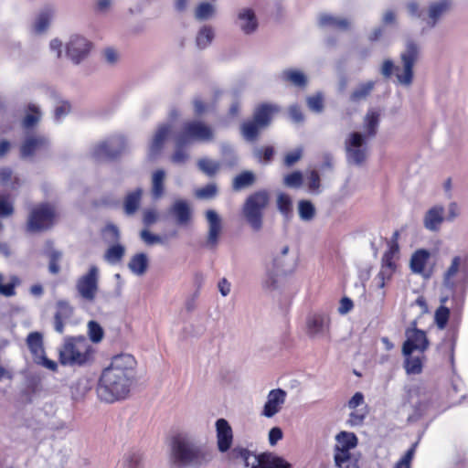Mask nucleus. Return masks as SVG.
Returning <instances> with one entry per match:
<instances>
[{
    "instance_id": "1",
    "label": "nucleus",
    "mask_w": 468,
    "mask_h": 468,
    "mask_svg": "<svg viewBox=\"0 0 468 468\" xmlns=\"http://www.w3.org/2000/svg\"><path fill=\"white\" fill-rule=\"evenodd\" d=\"M136 365V359L131 354L114 356L101 372L97 387L99 399L107 403L126 399L135 379Z\"/></svg>"
},
{
    "instance_id": "2",
    "label": "nucleus",
    "mask_w": 468,
    "mask_h": 468,
    "mask_svg": "<svg viewBox=\"0 0 468 468\" xmlns=\"http://www.w3.org/2000/svg\"><path fill=\"white\" fill-rule=\"evenodd\" d=\"M172 452L180 464L196 468L208 465L215 458L212 448L198 444L195 436L187 431L178 432L173 437Z\"/></svg>"
},
{
    "instance_id": "3",
    "label": "nucleus",
    "mask_w": 468,
    "mask_h": 468,
    "mask_svg": "<svg viewBox=\"0 0 468 468\" xmlns=\"http://www.w3.org/2000/svg\"><path fill=\"white\" fill-rule=\"evenodd\" d=\"M228 459L247 468H292L285 459L272 453L256 454L247 448L237 446L228 454Z\"/></svg>"
},
{
    "instance_id": "4",
    "label": "nucleus",
    "mask_w": 468,
    "mask_h": 468,
    "mask_svg": "<svg viewBox=\"0 0 468 468\" xmlns=\"http://www.w3.org/2000/svg\"><path fill=\"white\" fill-rule=\"evenodd\" d=\"M304 334L313 342L332 338V318L329 313L324 311L310 312L303 324Z\"/></svg>"
},
{
    "instance_id": "5",
    "label": "nucleus",
    "mask_w": 468,
    "mask_h": 468,
    "mask_svg": "<svg viewBox=\"0 0 468 468\" xmlns=\"http://www.w3.org/2000/svg\"><path fill=\"white\" fill-rule=\"evenodd\" d=\"M91 354V346L83 336L67 338L59 350V360L63 365L84 364Z\"/></svg>"
},
{
    "instance_id": "6",
    "label": "nucleus",
    "mask_w": 468,
    "mask_h": 468,
    "mask_svg": "<svg viewBox=\"0 0 468 468\" xmlns=\"http://www.w3.org/2000/svg\"><path fill=\"white\" fill-rule=\"evenodd\" d=\"M335 463L342 468H359L358 461L353 457L349 451L357 445V438L353 432L341 431L335 437Z\"/></svg>"
},
{
    "instance_id": "7",
    "label": "nucleus",
    "mask_w": 468,
    "mask_h": 468,
    "mask_svg": "<svg viewBox=\"0 0 468 468\" xmlns=\"http://www.w3.org/2000/svg\"><path fill=\"white\" fill-rule=\"evenodd\" d=\"M420 56V46L412 40H408L405 49L400 54L401 66L396 67V78L403 86H410L413 80V66Z\"/></svg>"
},
{
    "instance_id": "8",
    "label": "nucleus",
    "mask_w": 468,
    "mask_h": 468,
    "mask_svg": "<svg viewBox=\"0 0 468 468\" xmlns=\"http://www.w3.org/2000/svg\"><path fill=\"white\" fill-rule=\"evenodd\" d=\"M269 194L266 191H258L250 195L243 206V214L255 231L262 228V211L269 204Z\"/></svg>"
},
{
    "instance_id": "9",
    "label": "nucleus",
    "mask_w": 468,
    "mask_h": 468,
    "mask_svg": "<svg viewBox=\"0 0 468 468\" xmlns=\"http://www.w3.org/2000/svg\"><path fill=\"white\" fill-rule=\"evenodd\" d=\"M214 138L213 129L201 121H189L184 123L182 132L176 135V144L187 145L193 142L207 143Z\"/></svg>"
},
{
    "instance_id": "10",
    "label": "nucleus",
    "mask_w": 468,
    "mask_h": 468,
    "mask_svg": "<svg viewBox=\"0 0 468 468\" xmlns=\"http://www.w3.org/2000/svg\"><path fill=\"white\" fill-rule=\"evenodd\" d=\"M367 138L358 132L350 133L345 141L346 160L354 165H362L368 154Z\"/></svg>"
},
{
    "instance_id": "11",
    "label": "nucleus",
    "mask_w": 468,
    "mask_h": 468,
    "mask_svg": "<svg viewBox=\"0 0 468 468\" xmlns=\"http://www.w3.org/2000/svg\"><path fill=\"white\" fill-rule=\"evenodd\" d=\"M462 259L455 256L452 259L451 264L447 267L442 277L444 289L453 292L457 289H463L468 281L466 271L461 269Z\"/></svg>"
},
{
    "instance_id": "12",
    "label": "nucleus",
    "mask_w": 468,
    "mask_h": 468,
    "mask_svg": "<svg viewBox=\"0 0 468 468\" xmlns=\"http://www.w3.org/2000/svg\"><path fill=\"white\" fill-rule=\"evenodd\" d=\"M56 218V211L49 205L36 207L30 212L27 229L29 232H37L49 228Z\"/></svg>"
},
{
    "instance_id": "13",
    "label": "nucleus",
    "mask_w": 468,
    "mask_h": 468,
    "mask_svg": "<svg viewBox=\"0 0 468 468\" xmlns=\"http://www.w3.org/2000/svg\"><path fill=\"white\" fill-rule=\"evenodd\" d=\"M92 48L91 42L80 35H71L65 46L66 56L74 64L85 60Z\"/></svg>"
},
{
    "instance_id": "14",
    "label": "nucleus",
    "mask_w": 468,
    "mask_h": 468,
    "mask_svg": "<svg viewBox=\"0 0 468 468\" xmlns=\"http://www.w3.org/2000/svg\"><path fill=\"white\" fill-rule=\"evenodd\" d=\"M205 217L207 230L204 246L207 250H215L218 248L223 234V219L214 209H207L205 213Z\"/></svg>"
},
{
    "instance_id": "15",
    "label": "nucleus",
    "mask_w": 468,
    "mask_h": 468,
    "mask_svg": "<svg viewBox=\"0 0 468 468\" xmlns=\"http://www.w3.org/2000/svg\"><path fill=\"white\" fill-rule=\"evenodd\" d=\"M99 269L90 266L88 272L80 276L76 283L79 294L89 302L94 301L99 290Z\"/></svg>"
},
{
    "instance_id": "16",
    "label": "nucleus",
    "mask_w": 468,
    "mask_h": 468,
    "mask_svg": "<svg viewBox=\"0 0 468 468\" xmlns=\"http://www.w3.org/2000/svg\"><path fill=\"white\" fill-rule=\"evenodd\" d=\"M50 148L47 137L39 134L27 135L20 146V154L23 158L42 156L48 153Z\"/></svg>"
},
{
    "instance_id": "17",
    "label": "nucleus",
    "mask_w": 468,
    "mask_h": 468,
    "mask_svg": "<svg viewBox=\"0 0 468 468\" xmlns=\"http://www.w3.org/2000/svg\"><path fill=\"white\" fill-rule=\"evenodd\" d=\"M27 344L30 352L33 355L34 361L51 370L56 371L58 368V365L55 361L48 359L45 356V350L43 346V337L42 335L37 332L30 333L27 337Z\"/></svg>"
},
{
    "instance_id": "18",
    "label": "nucleus",
    "mask_w": 468,
    "mask_h": 468,
    "mask_svg": "<svg viewBox=\"0 0 468 468\" xmlns=\"http://www.w3.org/2000/svg\"><path fill=\"white\" fill-rule=\"evenodd\" d=\"M287 399V392L282 388H273L266 396L261 415L271 419L282 410Z\"/></svg>"
},
{
    "instance_id": "19",
    "label": "nucleus",
    "mask_w": 468,
    "mask_h": 468,
    "mask_svg": "<svg viewBox=\"0 0 468 468\" xmlns=\"http://www.w3.org/2000/svg\"><path fill=\"white\" fill-rule=\"evenodd\" d=\"M435 395L424 386H414L409 390V403L420 413L427 410L433 403Z\"/></svg>"
},
{
    "instance_id": "20",
    "label": "nucleus",
    "mask_w": 468,
    "mask_h": 468,
    "mask_svg": "<svg viewBox=\"0 0 468 468\" xmlns=\"http://www.w3.org/2000/svg\"><path fill=\"white\" fill-rule=\"evenodd\" d=\"M429 341L425 332L417 328H409L406 331V340L402 346V352L421 353L427 350Z\"/></svg>"
},
{
    "instance_id": "21",
    "label": "nucleus",
    "mask_w": 468,
    "mask_h": 468,
    "mask_svg": "<svg viewBox=\"0 0 468 468\" xmlns=\"http://www.w3.org/2000/svg\"><path fill=\"white\" fill-rule=\"evenodd\" d=\"M453 0H434L427 7L426 25L432 28L435 27L441 18L452 11Z\"/></svg>"
},
{
    "instance_id": "22",
    "label": "nucleus",
    "mask_w": 468,
    "mask_h": 468,
    "mask_svg": "<svg viewBox=\"0 0 468 468\" xmlns=\"http://www.w3.org/2000/svg\"><path fill=\"white\" fill-rule=\"evenodd\" d=\"M235 25L245 35L255 33L259 27L255 11L248 6L238 9Z\"/></svg>"
},
{
    "instance_id": "23",
    "label": "nucleus",
    "mask_w": 468,
    "mask_h": 468,
    "mask_svg": "<svg viewBox=\"0 0 468 468\" xmlns=\"http://www.w3.org/2000/svg\"><path fill=\"white\" fill-rule=\"evenodd\" d=\"M126 145V141L122 136H114L107 141L100 143L93 148V155L96 158L114 157L121 153Z\"/></svg>"
},
{
    "instance_id": "24",
    "label": "nucleus",
    "mask_w": 468,
    "mask_h": 468,
    "mask_svg": "<svg viewBox=\"0 0 468 468\" xmlns=\"http://www.w3.org/2000/svg\"><path fill=\"white\" fill-rule=\"evenodd\" d=\"M217 446L220 452H228L233 441V432L229 423L225 419L216 421Z\"/></svg>"
},
{
    "instance_id": "25",
    "label": "nucleus",
    "mask_w": 468,
    "mask_h": 468,
    "mask_svg": "<svg viewBox=\"0 0 468 468\" xmlns=\"http://www.w3.org/2000/svg\"><path fill=\"white\" fill-rule=\"evenodd\" d=\"M430 258L431 253L427 250H417L410 258V267L411 271L425 278H429L431 274V271H428L426 266Z\"/></svg>"
},
{
    "instance_id": "26",
    "label": "nucleus",
    "mask_w": 468,
    "mask_h": 468,
    "mask_svg": "<svg viewBox=\"0 0 468 468\" xmlns=\"http://www.w3.org/2000/svg\"><path fill=\"white\" fill-rule=\"evenodd\" d=\"M74 309L69 302L64 300L57 302L54 314V325L58 333L62 334L64 332V325L72 317Z\"/></svg>"
},
{
    "instance_id": "27",
    "label": "nucleus",
    "mask_w": 468,
    "mask_h": 468,
    "mask_svg": "<svg viewBox=\"0 0 468 468\" xmlns=\"http://www.w3.org/2000/svg\"><path fill=\"white\" fill-rule=\"evenodd\" d=\"M171 125L169 124H163L157 128L149 144L148 154L151 158L160 154L165 142L171 133Z\"/></svg>"
},
{
    "instance_id": "28",
    "label": "nucleus",
    "mask_w": 468,
    "mask_h": 468,
    "mask_svg": "<svg viewBox=\"0 0 468 468\" xmlns=\"http://www.w3.org/2000/svg\"><path fill=\"white\" fill-rule=\"evenodd\" d=\"M170 213L175 217L178 225L186 226L191 222L192 208L186 200H176L170 208Z\"/></svg>"
},
{
    "instance_id": "29",
    "label": "nucleus",
    "mask_w": 468,
    "mask_h": 468,
    "mask_svg": "<svg viewBox=\"0 0 468 468\" xmlns=\"http://www.w3.org/2000/svg\"><path fill=\"white\" fill-rule=\"evenodd\" d=\"M404 356V368L408 375H419L422 372L423 364L426 360L424 354L402 352Z\"/></svg>"
},
{
    "instance_id": "30",
    "label": "nucleus",
    "mask_w": 468,
    "mask_h": 468,
    "mask_svg": "<svg viewBox=\"0 0 468 468\" xmlns=\"http://www.w3.org/2000/svg\"><path fill=\"white\" fill-rule=\"evenodd\" d=\"M444 220V207L441 205H436L431 207L424 216V227L431 231H436L440 229Z\"/></svg>"
},
{
    "instance_id": "31",
    "label": "nucleus",
    "mask_w": 468,
    "mask_h": 468,
    "mask_svg": "<svg viewBox=\"0 0 468 468\" xmlns=\"http://www.w3.org/2000/svg\"><path fill=\"white\" fill-rule=\"evenodd\" d=\"M364 395L361 392H356L348 401V408L353 411L349 416V423L353 426L359 425L363 422L366 418L367 411L366 410H356L359 406L364 405Z\"/></svg>"
},
{
    "instance_id": "32",
    "label": "nucleus",
    "mask_w": 468,
    "mask_h": 468,
    "mask_svg": "<svg viewBox=\"0 0 468 468\" xmlns=\"http://www.w3.org/2000/svg\"><path fill=\"white\" fill-rule=\"evenodd\" d=\"M279 109L273 104H261L254 112L255 122L260 128H265L270 124L273 115L278 112Z\"/></svg>"
},
{
    "instance_id": "33",
    "label": "nucleus",
    "mask_w": 468,
    "mask_h": 468,
    "mask_svg": "<svg viewBox=\"0 0 468 468\" xmlns=\"http://www.w3.org/2000/svg\"><path fill=\"white\" fill-rule=\"evenodd\" d=\"M279 78L281 80L299 88H304L308 81L306 75L297 69H284L280 73Z\"/></svg>"
},
{
    "instance_id": "34",
    "label": "nucleus",
    "mask_w": 468,
    "mask_h": 468,
    "mask_svg": "<svg viewBox=\"0 0 468 468\" xmlns=\"http://www.w3.org/2000/svg\"><path fill=\"white\" fill-rule=\"evenodd\" d=\"M349 24L350 22L346 18L331 14H322L319 16V25L322 27L344 30L348 27Z\"/></svg>"
},
{
    "instance_id": "35",
    "label": "nucleus",
    "mask_w": 468,
    "mask_h": 468,
    "mask_svg": "<svg viewBox=\"0 0 468 468\" xmlns=\"http://www.w3.org/2000/svg\"><path fill=\"white\" fill-rule=\"evenodd\" d=\"M379 117L380 114L378 111L375 109H370L367 111V114L364 117L363 136L367 138L374 136L376 134L379 123Z\"/></svg>"
},
{
    "instance_id": "36",
    "label": "nucleus",
    "mask_w": 468,
    "mask_h": 468,
    "mask_svg": "<svg viewBox=\"0 0 468 468\" xmlns=\"http://www.w3.org/2000/svg\"><path fill=\"white\" fill-rule=\"evenodd\" d=\"M397 266H391L388 261V264L381 263V267L378 274L373 279V283L378 289H384L385 286L391 281Z\"/></svg>"
},
{
    "instance_id": "37",
    "label": "nucleus",
    "mask_w": 468,
    "mask_h": 468,
    "mask_svg": "<svg viewBox=\"0 0 468 468\" xmlns=\"http://www.w3.org/2000/svg\"><path fill=\"white\" fill-rule=\"evenodd\" d=\"M54 17V12L52 9H45L38 14L33 26L32 30L36 34L44 33L49 27Z\"/></svg>"
},
{
    "instance_id": "38",
    "label": "nucleus",
    "mask_w": 468,
    "mask_h": 468,
    "mask_svg": "<svg viewBox=\"0 0 468 468\" xmlns=\"http://www.w3.org/2000/svg\"><path fill=\"white\" fill-rule=\"evenodd\" d=\"M165 172L162 169L156 170L152 175V196L154 199H159L164 194V182Z\"/></svg>"
},
{
    "instance_id": "39",
    "label": "nucleus",
    "mask_w": 468,
    "mask_h": 468,
    "mask_svg": "<svg viewBox=\"0 0 468 468\" xmlns=\"http://www.w3.org/2000/svg\"><path fill=\"white\" fill-rule=\"evenodd\" d=\"M129 269L135 275H143L148 267V259L144 253H138L134 255L129 261Z\"/></svg>"
},
{
    "instance_id": "40",
    "label": "nucleus",
    "mask_w": 468,
    "mask_h": 468,
    "mask_svg": "<svg viewBox=\"0 0 468 468\" xmlns=\"http://www.w3.org/2000/svg\"><path fill=\"white\" fill-rule=\"evenodd\" d=\"M41 118V112L38 106L36 104L30 103L28 104L26 115L23 119V126L26 128H30L36 125Z\"/></svg>"
},
{
    "instance_id": "41",
    "label": "nucleus",
    "mask_w": 468,
    "mask_h": 468,
    "mask_svg": "<svg viewBox=\"0 0 468 468\" xmlns=\"http://www.w3.org/2000/svg\"><path fill=\"white\" fill-rule=\"evenodd\" d=\"M142 194L143 190L138 188L127 195L124 201V210L126 214L132 215L137 210L142 197Z\"/></svg>"
},
{
    "instance_id": "42",
    "label": "nucleus",
    "mask_w": 468,
    "mask_h": 468,
    "mask_svg": "<svg viewBox=\"0 0 468 468\" xmlns=\"http://www.w3.org/2000/svg\"><path fill=\"white\" fill-rule=\"evenodd\" d=\"M447 299H448V296L441 297V304H444L446 303ZM449 316H450V310L447 307H445L444 305L440 306L436 310L435 315H434V320H435L437 326L440 329L445 328L448 319H449Z\"/></svg>"
},
{
    "instance_id": "43",
    "label": "nucleus",
    "mask_w": 468,
    "mask_h": 468,
    "mask_svg": "<svg viewBox=\"0 0 468 468\" xmlns=\"http://www.w3.org/2000/svg\"><path fill=\"white\" fill-rule=\"evenodd\" d=\"M277 207L279 211L286 218H289L292 213V202L291 197L284 194L280 193L277 197Z\"/></svg>"
},
{
    "instance_id": "44",
    "label": "nucleus",
    "mask_w": 468,
    "mask_h": 468,
    "mask_svg": "<svg viewBox=\"0 0 468 468\" xmlns=\"http://www.w3.org/2000/svg\"><path fill=\"white\" fill-rule=\"evenodd\" d=\"M214 38V31L209 27H203L197 36V45L199 48L208 47Z\"/></svg>"
},
{
    "instance_id": "45",
    "label": "nucleus",
    "mask_w": 468,
    "mask_h": 468,
    "mask_svg": "<svg viewBox=\"0 0 468 468\" xmlns=\"http://www.w3.org/2000/svg\"><path fill=\"white\" fill-rule=\"evenodd\" d=\"M143 464V456L139 452H131L123 455L122 466L123 468H141Z\"/></svg>"
},
{
    "instance_id": "46",
    "label": "nucleus",
    "mask_w": 468,
    "mask_h": 468,
    "mask_svg": "<svg viewBox=\"0 0 468 468\" xmlns=\"http://www.w3.org/2000/svg\"><path fill=\"white\" fill-rule=\"evenodd\" d=\"M125 252V249L121 244H115L110 247L104 255V259L111 264H115L122 260Z\"/></svg>"
},
{
    "instance_id": "47",
    "label": "nucleus",
    "mask_w": 468,
    "mask_h": 468,
    "mask_svg": "<svg viewBox=\"0 0 468 468\" xmlns=\"http://www.w3.org/2000/svg\"><path fill=\"white\" fill-rule=\"evenodd\" d=\"M374 81H367L359 85L351 94L352 101H359L366 99L374 88Z\"/></svg>"
},
{
    "instance_id": "48",
    "label": "nucleus",
    "mask_w": 468,
    "mask_h": 468,
    "mask_svg": "<svg viewBox=\"0 0 468 468\" xmlns=\"http://www.w3.org/2000/svg\"><path fill=\"white\" fill-rule=\"evenodd\" d=\"M89 338L93 343H100L104 336V331L100 324L95 321H90L87 325Z\"/></svg>"
},
{
    "instance_id": "49",
    "label": "nucleus",
    "mask_w": 468,
    "mask_h": 468,
    "mask_svg": "<svg viewBox=\"0 0 468 468\" xmlns=\"http://www.w3.org/2000/svg\"><path fill=\"white\" fill-rule=\"evenodd\" d=\"M197 165L199 169L208 176H212L219 170L220 165L218 162L208 159L202 158L197 162Z\"/></svg>"
},
{
    "instance_id": "50",
    "label": "nucleus",
    "mask_w": 468,
    "mask_h": 468,
    "mask_svg": "<svg viewBox=\"0 0 468 468\" xmlns=\"http://www.w3.org/2000/svg\"><path fill=\"white\" fill-rule=\"evenodd\" d=\"M216 9L212 4L203 2L196 8L195 16L199 20H207L215 15Z\"/></svg>"
},
{
    "instance_id": "51",
    "label": "nucleus",
    "mask_w": 468,
    "mask_h": 468,
    "mask_svg": "<svg viewBox=\"0 0 468 468\" xmlns=\"http://www.w3.org/2000/svg\"><path fill=\"white\" fill-rule=\"evenodd\" d=\"M298 212L303 220L309 221L314 218L315 208L310 201L302 200L298 204Z\"/></svg>"
},
{
    "instance_id": "52",
    "label": "nucleus",
    "mask_w": 468,
    "mask_h": 468,
    "mask_svg": "<svg viewBox=\"0 0 468 468\" xmlns=\"http://www.w3.org/2000/svg\"><path fill=\"white\" fill-rule=\"evenodd\" d=\"M19 183L16 176H13L12 172L8 168L0 169V185L10 189H15Z\"/></svg>"
},
{
    "instance_id": "53",
    "label": "nucleus",
    "mask_w": 468,
    "mask_h": 468,
    "mask_svg": "<svg viewBox=\"0 0 468 468\" xmlns=\"http://www.w3.org/2000/svg\"><path fill=\"white\" fill-rule=\"evenodd\" d=\"M254 182V175L246 171L237 176L233 180V187L236 190L247 187Z\"/></svg>"
},
{
    "instance_id": "54",
    "label": "nucleus",
    "mask_w": 468,
    "mask_h": 468,
    "mask_svg": "<svg viewBox=\"0 0 468 468\" xmlns=\"http://www.w3.org/2000/svg\"><path fill=\"white\" fill-rule=\"evenodd\" d=\"M305 184L311 193H319L321 184L318 173L314 170L308 171L305 175Z\"/></svg>"
},
{
    "instance_id": "55",
    "label": "nucleus",
    "mask_w": 468,
    "mask_h": 468,
    "mask_svg": "<svg viewBox=\"0 0 468 468\" xmlns=\"http://www.w3.org/2000/svg\"><path fill=\"white\" fill-rule=\"evenodd\" d=\"M261 129L253 120L252 122H245L242 125L241 132L246 140L252 141L257 137Z\"/></svg>"
},
{
    "instance_id": "56",
    "label": "nucleus",
    "mask_w": 468,
    "mask_h": 468,
    "mask_svg": "<svg viewBox=\"0 0 468 468\" xmlns=\"http://www.w3.org/2000/svg\"><path fill=\"white\" fill-rule=\"evenodd\" d=\"M307 106L314 112H321L324 110V99L321 93L309 96L306 99Z\"/></svg>"
},
{
    "instance_id": "57",
    "label": "nucleus",
    "mask_w": 468,
    "mask_h": 468,
    "mask_svg": "<svg viewBox=\"0 0 468 468\" xmlns=\"http://www.w3.org/2000/svg\"><path fill=\"white\" fill-rule=\"evenodd\" d=\"M217 186L215 184H208L204 187L197 189L195 195L200 199H210L217 195Z\"/></svg>"
},
{
    "instance_id": "58",
    "label": "nucleus",
    "mask_w": 468,
    "mask_h": 468,
    "mask_svg": "<svg viewBox=\"0 0 468 468\" xmlns=\"http://www.w3.org/2000/svg\"><path fill=\"white\" fill-rule=\"evenodd\" d=\"M399 254V246L396 243H393L389 246L388 250H387L383 257L381 263L388 264V261L390 262L391 266H397L396 265V259L398 258Z\"/></svg>"
},
{
    "instance_id": "59",
    "label": "nucleus",
    "mask_w": 468,
    "mask_h": 468,
    "mask_svg": "<svg viewBox=\"0 0 468 468\" xmlns=\"http://www.w3.org/2000/svg\"><path fill=\"white\" fill-rule=\"evenodd\" d=\"M283 183L288 187H300L303 184V175L300 172L291 173L284 176Z\"/></svg>"
},
{
    "instance_id": "60",
    "label": "nucleus",
    "mask_w": 468,
    "mask_h": 468,
    "mask_svg": "<svg viewBox=\"0 0 468 468\" xmlns=\"http://www.w3.org/2000/svg\"><path fill=\"white\" fill-rule=\"evenodd\" d=\"M416 444H414L402 458L396 463L394 468H410V463L415 453Z\"/></svg>"
},
{
    "instance_id": "61",
    "label": "nucleus",
    "mask_w": 468,
    "mask_h": 468,
    "mask_svg": "<svg viewBox=\"0 0 468 468\" xmlns=\"http://www.w3.org/2000/svg\"><path fill=\"white\" fill-rule=\"evenodd\" d=\"M14 211L13 204L8 197L0 195V217L10 216Z\"/></svg>"
},
{
    "instance_id": "62",
    "label": "nucleus",
    "mask_w": 468,
    "mask_h": 468,
    "mask_svg": "<svg viewBox=\"0 0 468 468\" xmlns=\"http://www.w3.org/2000/svg\"><path fill=\"white\" fill-rule=\"evenodd\" d=\"M175 144H176V151L174 154L171 157V160L175 164H183L186 161L188 154L183 149L185 145L178 146L176 144V136L175 137Z\"/></svg>"
},
{
    "instance_id": "63",
    "label": "nucleus",
    "mask_w": 468,
    "mask_h": 468,
    "mask_svg": "<svg viewBox=\"0 0 468 468\" xmlns=\"http://www.w3.org/2000/svg\"><path fill=\"white\" fill-rule=\"evenodd\" d=\"M70 112V104L66 101H58L55 107V119L58 122Z\"/></svg>"
},
{
    "instance_id": "64",
    "label": "nucleus",
    "mask_w": 468,
    "mask_h": 468,
    "mask_svg": "<svg viewBox=\"0 0 468 468\" xmlns=\"http://www.w3.org/2000/svg\"><path fill=\"white\" fill-rule=\"evenodd\" d=\"M140 236L147 245H154L162 242V239L158 235L153 234L147 229L142 230Z\"/></svg>"
}]
</instances>
